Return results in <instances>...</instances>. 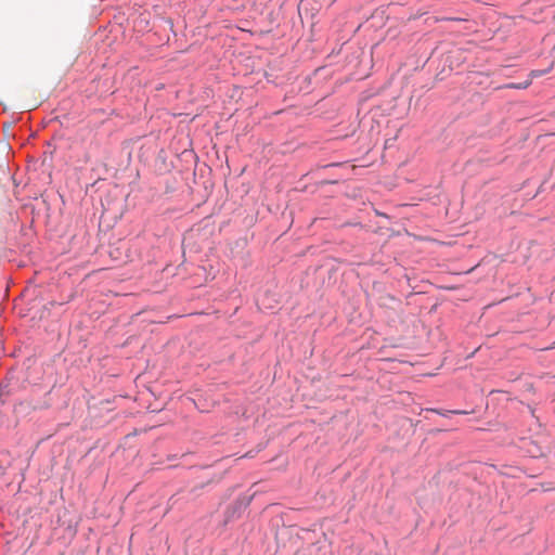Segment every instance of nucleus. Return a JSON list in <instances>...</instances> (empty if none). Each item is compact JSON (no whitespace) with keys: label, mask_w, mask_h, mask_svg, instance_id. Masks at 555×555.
I'll use <instances>...</instances> for the list:
<instances>
[{"label":"nucleus","mask_w":555,"mask_h":555,"mask_svg":"<svg viewBox=\"0 0 555 555\" xmlns=\"http://www.w3.org/2000/svg\"><path fill=\"white\" fill-rule=\"evenodd\" d=\"M454 413L461 414V413H463V412H462V411H455Z\"/></svg>","instance_id":"obj_2"},{"label":"nucleus","mask_w":555,"mask_h":555,"mask_svg":"<svg viewBox=\"0 0 555 555\" xmlns=\"http://www.w3.org/2000/svg\"><path fill=\"white\" fill-rule=\"evenodd\" d=\"M10 387L8 383H0V403H3V397H7L10 395Z\"/></svg>","instance_id":"obj_1"}]
</instances>
